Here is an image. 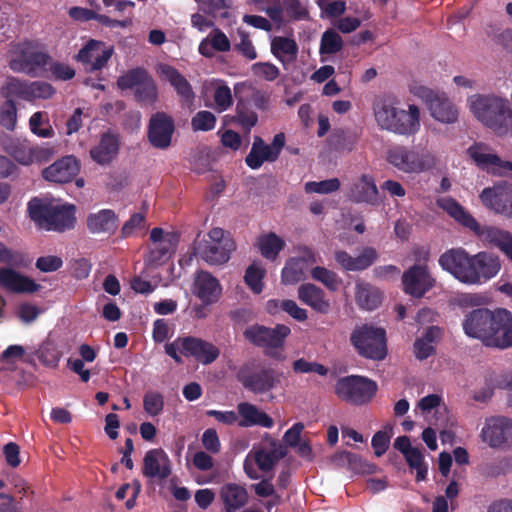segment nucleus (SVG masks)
I'll list each match as a JSON object with an SVG mask.
<instances>
[{
  "label": "nucleus",
  "instance_id": "f257e3e1",
  "mask_svg": "<svg viewBox=\"0 0 512 512\" xmlns=\"http://www.w3.org/2000/svg\"><path fill=\"white\" fill-rule=\"evenodd\" d=\"M440 267L460 283L478 286L495 278L502 268L500 257L492 252L469 254L464 248H451L438 259Z\"/></svg>",
  "mask_w": 512,
  "mask_h": 512
},
{
  "label": "nucleus",
  "instance_id": "f03ea898",
  "mask_svg": "<svg viewBox=\"0 0 512 512\" xmlns=\"http://www.w3.org/2000/svg\"><path fill=\"white\" fill-rule=\"evenodd\" d=\"M373 111L377 125L391 133L413 136L421 128V113L415 104L402 103L394 97H384L375 102Z\"/></svg>",
  "mask_w": 512,
  "mask_h": 512
},
{
  "label": "nucleus",
  "instance_id": "7ed1b4c3",
  "mask_svg": "<svg viewBox=\"0 0 512 512\" xmlns=\"http://www.w3.org/2000/svg\"><path fill=\"white\" fill-rule=\"evenodd\" d=\"M437 205L462 226L471 230L485 245L498 248L512 261V234L495 226H482L456 200L451 197H441Z\"/></svg>",
  "mask_w": 512,
  "mask_h": 512
},
{
  "label": "nucleus",
  "instance_id": "20e7f679",
  "mask_svg": "<svg viewBox=\"0 0 512 512\" xmlns=\"http://www.w3.org/2000/svg\"><path fill=\"white\" fill-rule=\"evenodd\" d=\"M467 105L474 117L498 135L507 134L512 126V110L505 98L496 95L474 94Z\"/></svg>",
  "mask_w": 512,
  "mask_h": 512
},
{
  "label": "nucleus",
  "instance_id": "39448f33",
  "mask_svg": "<svg viewBox=\"0 0 512 512\" xmlns=\"http://www.w3.org/2000/svg\"><path fill=\"white\" fill-rule=\"evenodd\" d=\"M31 220L41 229L63 232L74 227L75 207L45 199L33 198L28 203Z\"/></svg>",
  "mask_w": 512,
  "mask_h": 512
},
{
  "label": "nucleus",
  "instance_id": "423d86ee",
  "mask_svg": "<svg viewBox=\"0 0 512 512\" xmlns=\"http://www.w3.org/2000/svg\"><path fill=\"white\" fill-rule=\"evenodd\" d=\"M283 445L269 434H265L260 444L253 445L243 462V469L247 477L257 480L263 474L269 473L285 456Z\"/></svg>",
  "mask_w": 512,
  "mask_h": 512
},
{
  "label": "nucleus",
  "instance_id": "0eeeda50",
  "mask_svg": "<svg viewBox=\"0 0 512 512\" xmlns=\"http://www.w3.org/2000/svg\"><path fill=\"white\" fill-rule=\"evenodd\" d=\"M9 67L16 73L30 76H40L47 71L50 57L43 48L36 43L23 42L11 47L9 54Z\"/></svg>",
  "mask_w": 512,
  "mask_h": 512
},
{
  "label": "nucleus",
  "instance_id": "6e6552de",
  "mask_svg": "<svg viewBox=\"0 0 512 512\" xmlns=\"http://www.w3.org/2000/svg\"><path fill=\"white\" fill-rule=\"evenodd\" d=\"M387 162L398 171L406 174H420L432 170L437 165L436 155L426 149L413 150L405 146H393L387 150Z\"/></svg>",
  "mask_w": 512,
  "mask_h": 512
},
{
  "label": "nucleus",
  "instance_id": "1a4fd4ad",
  "mask_svg": "<svg viewBox=\"0 0 512 512\" xmlns=\"http://www.w3.org/2000/svg\"><path fill=\"white\" fill-rule=\"evenodd\" d=\"M350 341L363 357L382 360L387 354L385 331L374 325L362 324L354 328Z\"/></svg>",
  "mask_w": 512,
  "mask_h": 512
},
{
  "label": "nucleus",
  "instance_id": "9d476101",
  "mask_svg": "<svg viewBox=\"0 0 512 512\" xmlns=\"http://www.w3.org/2000/svg\"><path fill=\"white\" fill-rule=\"evenodd\" d=\"M165 352L177 363H182L181 355L192 356L203 364L212 363L219 356L215 345L196 337L177 338L165 345Z\"/></svg>",
  "mask_w": 512,
  "mask_h": 512
},
{
  "label": "nucleus",
  "instance_id": "9b49d317",
  "mask_svg": "<svg viewBox=\"0 0 512 512\" xmlns=\"http://www.w3.org/2000/svg\"><path fill=\"white\" fill-rule=\"evenodd\" d=\"M497 320L498 309L491 311L486 308H478L464 316L463 331L468 337L478 339L486 346L492 347Z\"/></svg>",
  "mask_w": 512,
  "mask_h": 512
},
{
  "label": "nucleus",
  "instance_id": "f8f14e48",
  "mask_svg": "<svg viewBox=\"0 0 512 512\" xmlns=\"http://www.w3.org/2000/svg\"><path fill=\"white\" fill-rule=\"evenodd\" d=\"M234 249L233 241L225 235L221 228H213L207 238L196 246V253L208 264L217 265L226 263Z\"/></svg>",
  "mask_w": 512,
  "mask_h": 512
},
{
  "label": "nucleus",
  "instance_id": "ddd939ff",
  "mask_svg": "<svg viewBox=\"0 0 512 512\" xmlns=\"http://www.w3.org/2000/svg\"><path fill=\"white\" fill-rule=\"evenodd\" d=\"M377 389L376 382L355 375L340 378L335 385V393L340 399L356 405L369 402Z\"/></svg>",
  "mask_w": 512,
  "mask_h": 512
},
{
  "label": "nucleus",
  "instance_id": "4468645a",
  "mask_svg": "<svg viewBox=\"0 0 512 512\" xmlns=\"http://www.w3.org/2000/svg\"><path fill=\"white\" fill-rule=\"evenodd\" d=\"M4 150L18 164L30 166L48 161L55 153L48 145H33L27 140L12 139L4 145Z\"/></svg>",
  "mask_w": 512,
  "mask_h": 512
},
{
  "label": "nucleus",
  "instance_id": "2eb2a0df",
  "mask_svg": "<svg viewBox=\"0 0 512 512\" xmlns=\"http://www.w3.org/2000/svg\"><path fill=\"white\" fill-rule=\"evenodd\" d=\"M284 377L282 372L263 369L258 371L254 363L243 365L238 373L237 378L243 386L254 393H264L280 384L281 378Z\"/></svg>",
  "mask_w": 512,
  "mask_h": 512
},
{
  "label": "nucleus",
  "instance_id": "dca6fc26",
  "mask_svg": "<svg viewBox=\"0 0 512 512\" xmlns=\"http://www.w3.org/2000/svg\"><path fill=\"white\" fill-rule=\"evenodd\" d=\"M54 92V88L46 82H27L17 78L7 79L2 86V94L6 98L18 97L27 101L48 99Z\"/></svg>",
  "mask_w": 512,
  "mask_h": 512
},
{
  "label": "nucleus",
  "instance_id": "f3484780",
  "mask_svg": "<svg viewBox=\"0 0 512 512\" xmlns=\"http://www.w3.org/2000/svg\"><path fill=\"white\" fill-rule=\"evenodd\" d=\"M482 204L496 214L512 219V184L499 182L482 190Z\"/></svg>",
  "mask_w": 512,
  "mask_h": 512
},
{
  "label": "nucleus",
  "instance_id": "a211bd4d",
  "mask_svg": "<svg viewBox=\"0 0 512 512\" xmlns=\"http://www.w3.org/2000/svg\"><path fill=\"white\" fill-rule=\"evenodd\" d=\"M467 154L479 168L487 172L500 176L512 173V162L502 160L484 143H475L468 148Z\"/></svg>",
  "mask_w": 512,
  "mask_h": 512
},
{
  "label": "nucleus",
  "instance_id": "6ab92c4d",
  "mask_svg": "<svg viewBox=\"0 0 512 512\" xmlns=\"http://www.w3.org/2000/svg\"><path fill=\"white\" fill-rule=\"evenodd\" d=\"M480 437L492 448L512 443V420L504 416H492L485 420Z\"/></svg>",
  "mask_w": 512,
  "mask_h": 512
},
{
  "label": "nucleus",
  "instance_id": "aec40b11",
  "mask_svg": "<svg viewBox=\"0 0 512 512\" xmlns=\"http://www.w3.org/2000/svg\"><path fill=\"white\" fill-rule=\"evenodd\" d=\"M402 282L404 291L416 298L422 297L435 285V279L423 264H416L405 271Z\"/></svg>",
  "mask_w": 512,
  "mask_h": 512
},
{
  "label": "nucleus",
  "instance_id": "412c9836",
  "mask_svg": "<svg viewBox=\"0 0 512 512\" xmlns=\"http://www.w3.org/2000/svg\"><path fill=\"white\" fill-rule=\"evenodd\" d=\"M114 49L110 45L97 40H90L79 51L76 58L83 64L86 70L95 71L102 69L111 58Z\"/></svg>",
  "mask_w": 512,
  "mask_h": 512
},
{
  "label": "nucleus",
  "instance_id": "4be33fe9",
  "mask_svg": "<svg viewBox=\"0 0 512 512\" xmlns=\"http://www.w3.org/2000/svg\"><path fill=\"white\" fill-rule=\"evenodd\" d=\"M173 119L163 113L154 114L149 121L148 139L150 144L158 149H166L170 146L174 133Z\"/></svg>",
  "mask_w": 512,
  "mask_h": 512
},
{
  "label": "nucleus",
  "instance_id": "5701e85b",
  "mask_svg": "<svg viewBox=\"0 0 512 512\" xmlns=\"http://www.w3.org/2000/svg\"><path fill=\"white\" fill-rule=\"evenodd\" d=\"M314 253L304 248L301 255L297 257H290L281 271V283L283 285H295L306 278V271L308 267L315 263Z\"/></svg>",
  "mask_w": 512,
  "mask_h": 512
},
{
  "label": "nucleus",
  "instance_id": "b1692460",
  "mask_svg": "<svg viewBox=\"0 0 512 512\" xmlns=\"http://www.w3.org/2000/svg\"><path fill=\"white\" fill-rule=\"evenodd\" d=\"M142 473L150 479H167L172 473V463L168 454L161 448L147 451L143 458Z\"/></svg>",
  "mask_w": 512,
  "mask_h": 512
},
{
  "label": "nucleus",
  "instance_id": "393cba45",
  "mask_svg": "<svg viewBox=\"0 0 512 512\" xmlns=\"http://www.w3.org/2000/svg\"><path fill=\"white\" fill-rule=\"evenodd\" d=\"M191 291L200 301L217 303L222 296V285L211 273L201 270L194 275Z\"/></svg>",
  "mask_w": 512,
  "mask_h": 512
},
{
  "label": "nucleus",
  "instance_id": "a878e982",
  "mask_svg": "<svg viewBox=\"0 0 512 512\" xmlns=\"http://www.w3.org/2000/svg\"><path fill=\"white\" fill-rule=\"evenodd\" d=\"M80 171L79 161L72 155L64 156L42 171L45 180L54 183L70 182Z\"/></svg>",
  "mask_w": 512,
  "mask_h": 512
},
{
  "label": "nucleus",
  "instance_id": "bb28decb",
  "mask_svg": "<svg viewBox=\"0 0 512 512\" xmlns=\"http://www.w3.org/2000/svg\"><path fill=\"white\" fill-rule=\"evenodd\" d=\"M394 447L400 451L409 467L416 471V479L423 481L428 473V464L425 462L424 455L418 447L411 445L410 439L406 436L397 437L394 441Z\"/></svg>",
  "mask_w": 512,
  "mask_h": 512
},
{
  "label": "nucleus",
  "instance_id": "cd10ccee",
  "mask_svg": "<svg viewBox=\"0 0 512 512\" xmlns=\"http://www.w3.org/2000/svg\"><path fill=\"white\" fill-rule=\"evenodd\" d=\"M0 285L11 292L21 294L37 292L41 287L34 279L7 267L0 269Z\"/></svg>",
  "mask_w": 512,
  "mask_h": 512
},
{
  "label": "nucleus",
  "instance_id": "c85d7f7f",
  "mask_svg": "<svg viewBox=\"0 0 512 512\" xmlns=\"http://www.w3.org/2000/svg\"><path fill=\"white\" fill-rule=\"evenodd\" d=\"M379 191L373 176L362 174L356 178L349 188L348 196L355 202L375 205Z\"/></svg>",
  "mask_w": 512,
  "mask_h": 512
},
{
  "label": "nucleus",
  "instance_id": "c756f323",
  "mask_svg": "<svg viewBox=\"0 0 512 512\" xmlns=\"http://www.w3.org/2000/svg\"><path fill=\"white\" fill-rule=\"evenodd\" d=\"M156 72L158 76L171 84L177 94L187 103L191 104L194 100V93L189 82L180 74V72L169 64L161 63L157 65Z\"/></svg>",
  "mask_w": 512,
  "mask_h": 512
},
{
  "label": "nucleus",
  "instance_id": "7c9ffc66",
  "mask_svg": "<svg viewBox=\"0 0 512 512\" xmlns=\"http://www.w3.org/2000/svg\"><path fill=\"white\" fill-rule=\"evenodd\" d=\"M240 427L260 426L263 428H272L274 425L273 419L257 406L242 402L237 406Z\"/></svg>",
  "mask_w": 512,
  "mask_h": 512
},
{
  "label": "nucleus",
  "instance_id": "2f4dec72",
  "mask_svg": "<svg viewBox=\"0 0 512 512\" xmlns=\"http://www.w3.org/2000/svg\"><path fill=\"white\" fill-rule=\"evenodd\" d=\"M337 263L348 271H360L371 266L377 259V251L374 248L366 247L362 252L353 257L345 251L335 253Z\"/></svg>",
  "mask_w": 512,
  "mask_h": 512
},
{
  "label": "nucleus",
  "instance_id": "473e14b6",
  "mask_svg": "<svg viewBox=\"0 0 512 512\" xmlns=\"http://www.w3.org/2000/svg\"><path fill=\"white\" fill-rule=\"evenodd\" d=\"M298 298L301 302L313 310L326 314L330 310V302L325 298V293L319 287L311 283H304L298 288Z\"/></svg>",
  "mask_w": 512,
  "mask_h": 512
},
{
  "label": "nucleus",
  "instance_id": "72a5a7b5",
  "mask_svg": "<svg viewBox=\"0 0 512 512\" xmlns=\"http://www.w3.org/2000/svg\"><path fill=\"white\" fill-rule=\"evenodd\" d=\"M226 512H236L248 501V493L243 485L225 483L219 491Z\"/></svg>",
  "mask_w": 512,
  "mask_h": 512
},
{
  "label": "nucleus",
  "instance_id": "f704fd0d",
  "mask_svg": "<svg viewBox=\"0 0 512 512\" xmlns=\"http://www.w3.org/2000/svg\"><path fill=\"white\" fill-rule=\"evenodd\" d=\"M431 116L438 122L451 124L458 119V110L454 104L443 95H436L429 101Z\"/></svg>",
  "mask_w": 512,
  "mask_h": 512
},
{
  "label": "nucleus",
  "instance_id": "c9c22d12",
  "mask_svg": "<svg viewBox=\"0 0 512 512\" xmlns=\"http://www.w3.org/2000/svg\"><path fill=\"white\" fill-rule=\"evenodd\" d=\"M231 42L227 35L217 27H214L207 37L201 40L198 50L205 57H213L214 52H228Z\"/></svg>",
  "mask_w": 512,
  "mask_h": 512
},
{
  "label": "nucleus",
  "instance_id": "e433bc0d",
  "mask_svg": "<svg viewBox=\"0 0 512 512\" xmlns=\"http://www.w3.org/2000/svg\"><path fill=\"white\" fill-rule=\"evenodd\" d=\"M117 153V138L110 133H105L99 143L91 148L90 157L99 165H107L116 157Z\"/></svg>",
  "mask_w": 512,
  "mask_h": 512
},
{
  "label": "nucleus",
  "instance_id": "4c0bfd02",
  "mask_svg": "<svg viewBox=\"0 0 512 512\" xmlns=\"http://www.w3.org/2000/svg\"><path fill=\"white\" fill-rule=\"evenodd\" d=\"M87 226L94 234H110L118 227V217L113 210L103 209L88 216Z\"/></svg>",
  "mask_w": 512,
  "mask_h": 512
},
{
  "label": "nucleus",
  "instance_id": "58836bf2",
  "mask_svg": "<svg viewBox=\"0 0 512 512\" xmlns=\"http://www.w3.org/2000/svg\"><path fill=\"white\" fill-rule=\"evenodd\" d=\"M492 347H512V313L506 309H498V320Z\"/></svg>",
  "mask_w": 512,
  "mask_h": 512
},
{
  "label": "nucleus",
  "instance_id": "ea45409f",
  "mask_svg": "<svg viewBox=\"0 0 512 512\" xmlns=\"http://www.w3.org/2000/svg\"><path fill=\"white\" fill-rule=\"evenodd\" d=\"M204 93L211 92L214 108L218 112L226 111L233 103L231 89L221 80L212 79L203 85Z\"/></svg>",
  "mask_w": 512,
  "mask_h": 512
},
{
  "label": "nucleus",
  "instance_id": "a19ab883",
  "mask_svg": "<svg viewBox=\"0 0 512 512\" xmlns=\"http://www.w3.org/2000/svg\"><path fill=\"white\" fill-rule=\"evenodd\" d=\"M277 154L260 137H255L251 150L246 157V164L252 169H258L264 162H274Z\"/></svg>",
  "mask_w": 512,
  "mask_h": 512
},
{
  "label": "nucleus",
  "instance_id": "79ce46f5",
  "mask_svg": "<svg viewBox=\"0 0 512 512\" xmlns=\"http://www.w3.org/2000/svg\"><path fill=\"white\" fill-rule=\"evenodd\" d=\"M440 337L441 329L438 326L428 327L424 334L417 338L414 343L415 356L420 360L431 356L435 351L434 345Z\"/></svg>",
  "mask_w": 512,
  "mask_h": 512
},
{
  "label": "nucleus",
  "instance_id": "37998d69",
  "mask_svg": "<svg viewBox=\"0 0 512 512\" xmlns=\"http://www.w3.org/2000/svg\"><path fill=\"white\" fill-rule=\"evenodd\" d=\"M355 298L360 308L365 310L376 309L382 301V293L376 287L364 282L356 283Z\"/></svg>",
  "mask_w": 512,
  "mask_h": 512
},
{
  "label": "nucleus",
  "instance_id": "c03bdc74",
  "mask_svg": "<svg viewBox=\"0 0 512 512\" xmlns=\"http://www.w3.org/2000/svg\"><path fill=\"white\" fill-rule=\"evenodd\" d=\"M259 252L267 260H275L285 246V241L275 233L262 235L256 243Z\"/></svg>",
  "mask_w": 512,
  "mask_h": 512
},
{
  "label": "nucleus",
  "instance_id": "a18cd8bd",
  "mask_svg": "<svg viewBox=\"0 0 512 512\" xmlns=\"http://www.w3.org/2000/svg\"><path fill=\"white\" fill-rule=\"evenodd\" d=\"M271 50L282 63H290L295 60L298 47L293 39L276 37L272 40Z\"/></svg>",
  "mask_w": 512,
  "mask_h": 512
},
{
  "label": "nucleus",
  "instance_id": "49530a36",
  "mask_svg": "<svg viewBox=\"0 0 512 512\" xmlns=\"http://www.w3.org/2000/svg\"><path fill=\"white\" fill-rule=\"evenodd\" d=\"M265 275V266L261 262L255 261L247 267L244 281L253 293L260 294L264 289L263 279Z\"/></svg>",
  "mask_w": 512,
  "mask_h": 512
},
{
  "label": "nucleus",
  "instance_id": "de8ad7c7",
  "mask_svg": "<svg viewBox=\"0 0 512 512\" xmlns=\"http://www.w3.org/2000/svg\"><path fill=\"white\" fill-rule=\"evenodd\" d=\"M441 402H442V399L437 394H431V395L425 396L419 400L415 411L420 413V415L425 420L432 422L431 421L432 416L439 413L441 409L444 410V407H442Z\"/></svg>",
  "mask_w": 512,
  "mask_h": 512
},
{
  "label": "nucleus",
  "instance_id": "09e8293b",
  "mask_svg": "<svg viewBox=\"0 0 512 512\" xmlns=\"http://www.w3.org/2000/svg\"><path fill=\"white\" fill-rule=\"evenodd\" d=\"M29 127L33 134L41 138H51L55 134L45 112H35L29 119Z\"/></svg>",
  "mask_w": 512,
  "mask_h": 512
},
{
  "label": "nucleus",
  "instance_id": "8fccbe9b",
  "mask_svg": "<svg viewBox=\"0 0 512 512\" xmlns=\"http://www.w3.org/2000/svg\"><path fill=\"white\" fill-rule=\"evenodd\" d=\"M176 240H164L151 248L147 261L151 265H159L168 260L175 248Z\"/></svg>",
  "mask_w": 512,
  "mask_h": 512
},
{
  "label": "nucleus",
  "instance_id": "3c124183",
  "mask_svg": "<svg viewBox=\"0 0 512 512\" xmlns=\"http://www.w3.org/2000/svg\"><path fill=\"white\" fill-rule=\"evenodd\" d=\"M25 348L21 345H10L0 355V365L4 370H14L16 365L23 360Z\"/></svg>",
  "mask_w": 512,
  "mask_h": 512
},
{
  "label": "nucleus",
  "instance_id": "603ef678",
  "mask_svg": "<svg viewBox=\"0 0 512 512\" xmlns=\"http://www.w3.org/2000/svg\"><path fill=\"white\" fill-rule=\"evenodd\" d=\"M148 73L142 68L132 69L119 77L117 84L120 89H133L134 91L146 80Z\"/></svg>",
  "mask_w": 512,
  "mask_h": 512
},
{
  "label": "nucleus",
  "instance_id": "864d4df0",
  "mask_svg": "<svg viewBox=\"0 0 512 512\" xmlns=\"http://www.w3.org/2000/svg\"><path fill=\"white\" fill-rule=\"evenodd\" d=\"M266 349H277L284 345L285 339L290 335L291 330L284 324L274 328H266Z\"/></svg>",
  "mask_w": 512,
  "mask_h": 512
},
{
  "label": "nucleus",
  "instance_id": "5fc2aeb1",
  "mask_svg": "<svg viewBox=\"0 0 512 512\" xmlns=\"http://www.w3.org/2000/svg\"><path fill=\"white\" fill-rule=\"evenodd\" d=\"M37 357L46 366L55 367L60 360V353L51 341H45L37 350Z\"/></svg>",
  "mask_w": 512,
  "mask_h": 512
},
{
  "label": "nucleus",
  "instance_id": "6e6d98bb",
  "mask_svg": "<svg viewBox=\"0 0 512 512\" xmlns=\"http://www.w3.org/2000/svg\"><path fill=\"white\" fill-rule=\"evenodd\" d=\"M340 188V181L337 178H331L323 181H309L304 185L306 193L329 194Z\"/></svg>",
  "mask_w": 512,
  "mask_h": 512
},
{
  "label": "nucleus",
  "instance_id": "4d7b16f0",
  "mask_svg": "<svg viewBox=\"0 0 512 512\" xmlns=\"http://www.w3.org/2000/svg\"><path fill=\"white\" fill-rule=\"evenodd\" d=\"M216 126V116L206 110L197 112L191 119V127L194 131H210Z\"/></svg>",
  "mask_w": 512,
  "mask_h": 512
},
{
  "label": "nucleus",
  "instance_id": "13d9d810",
  "mask_svg": "<svg viewBox=\"0 0 512 512\" xmlns=\"http://www.w3.org/2000/svg\"><path fill=\"white\" fill-rule=\"evenodd\" d=\"M342 45L343 41L340 35L333 30H327L323 33L321 38L320 53H336L342 48Z\"/></svg>",
  "mask_w": 512,
  "mask_h": 512
},
{
  "label": "nucleus",
  "instance_id": "bf43d9fd",
  "mask_svg": "<svg viewBox=\"0 0 512 512\" xmlns=\"http://www.w3.org/2000/svg\"><path fill=\"white\" fill-rule=\"evenodd\" d=\"M164 407L163 396L155 391L145 393L143 398V408L147 414L152 417L162 413Z\"/></svg>",
  "mask_w": 512,
  "mask_h": 512
},
{
  "label": "nucleus",
  "instance_id": "052dcab7",
  "mask_svg": "<svg viewBox=\"0 0 512 512\" xmlns=\"http://www.w3.org/2000/svg\"><path fill=\"white\" fill-rule=\"evenodd\" d=\"M312 278L316 281L321 282L330 290L338 289L341 280L338 276L324 267H315L311 271Z\"/></svg>",
  "mask_w": 512,
  "mask_h": 512
},
{
  "label": "nucleus",
  "instance_id": "680f3d73",
  "mask_svg": "<svg viewBox=\"0 0 512 512\" xmlns=\"http://www.w3.org/2000/svg\"><path fill=\"white\" fill-rule=\"evenodd\" d=\"M0 107V124L9 130H13L17 121V110L15 103L10 99Z\"/></svg>",
  "mask_w": 512,
  "mask_h": 512
},
{
  "label": "nucleus",
  "instance_id": "e2e57ef3",
  "mask_svg": "<svg viewBox=\"0 0 512 512\" xmlns=\"http://www.w3.org/2000/svg\"><path fill=\"white\" fill-rule=\"evenodd\" d=\"M487 35L496 44L507 50H512V27L499 30L491 26L489 30H487Z\"/></svg>",
  "mask_w": 512,
  "mask_h": 512
},
{
  "label": "nucleus",
  "instance_id": "0e129e2a",
  "mask_svg": "<svg viewBox=\"0 0 512 512\" xmlns=\"http://www.w3.org/2000/svg\"><path fill=\"white\" fill-rule=\"evenodd\" d=\"M157 87L153 79L148 75L146 80L135 91L136 97L147 103H152L157 99Z\"/></svg>",
  "mask_w": 512,
  "mask_h": 512
},
{
  "label": "nucleus",
  "instance_id": "69168bd1",
  "mask_svg": "<svg viewBox=\"0 0 512 512\" xmlns=\"http://www.w3.org/2000/svg\"><path fill=\"white\" fill-rule=\"evenodd\" d=\"M293 371L298 374L317 373L321 376L327 374L328 370L323 365L316 362H309L304 358L297 359L292 364Z\"/></svg>",
  "mask_w": 512,
  "mask_h": 512
},
{
  "label": "nucleus",
  "instance_id": "338daca9",
  "mask_svg": "<svg viewBox=\"0 0 512 512\" xmlns=\"http://www.w3.org/2000/svg\"><path fill=\"white\" fill-rule=\"evenodd\" d=\"M321 12L327 17H337L346 10V3L341 0H317Z\"/></svg>",
  "mask_w": 512,
  "mask_h": 512
},
{
  "label": "nucleus",
  "instance_id": "774afa93",
  "mask_svg": "<svg viewBox=\"0 0 512 512\" xmlns=\"http://www.w3.org/2000/svg\"><path fill=\"white\" fill-rule=\"evenodd\" d=\"M392 427L387 426L384 430L377 432L372 438V446L377 456L383 455L390 443Z\"/></svg>",
  "mask_w": 512,
  "mask_h": 512
}]
</instances>
